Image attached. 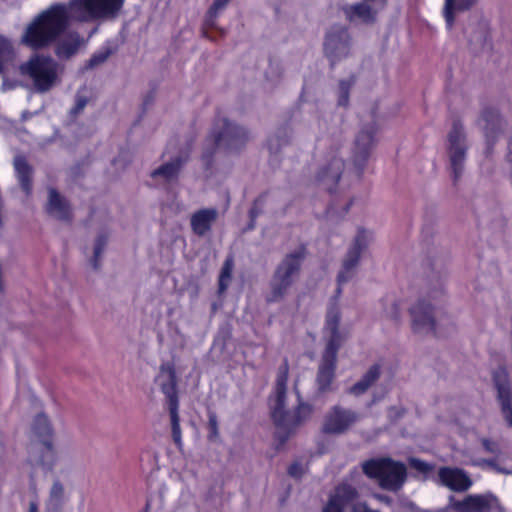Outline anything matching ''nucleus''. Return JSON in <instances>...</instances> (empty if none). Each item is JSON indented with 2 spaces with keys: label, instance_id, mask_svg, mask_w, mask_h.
Listing matches in <instances>:
<instances>
[{
  "label": "nucleus",
  "instance_id": "f257e3e1",
  "mask_svg": "<svg viewBox=\"0 0 512 512\" xmlns=\"http://www.w3.org/2000/svg\"><path fill=\"white\" fill-rule=\"evenodd\" d=\"M289 377V363L285 358L278 368L275 383V403L271 409V419L276 427L274 438L277 441L276 450H280L295 433L298 427L311 416L313 408L310 404L299 402L292 410L285 409L287 382Z\"/></svg>",
  "mask_w": 512,
  "mask_h": 512
},
{
  "label": "nucleus",
  "instance_id": "f03ea898",
  "mask_svg": "<svg viewBox=\"0 0 512 512\" xmlns=\"http://www.w3.org/2000/svg\"><path fill=\"white\" fill-rule=\"evenodd\" d=\"M70 20L67 4L53 3L26 26L20 43L35 51L48 48L67 30Z\"/></svg>",
  "mask_w": 512,
  "mask_h": 512
},
{
  "label": "nucleus",
  "instance_id": "7ed1b4c3",
  "mask_svg": "<svg viewBox=\"0 0 512 512\" xmlns=\"http://www.w3.org/2000/svg\"><path fill=\"white\" fill-rule=\"evenodd\" d=\"M248 131L230 122L226 118H216L212 131L206 139V147L202 154L206 168L212 165L214 155L223 151L224 153H234L240 151L248 142Z\"/></svg>",
  "mask_w": 512,
  "mask_h": 512
},
{
  "label": "nucleus",
  "instance_id": "20e7f679",
  "mask_svg": "<svg viewBox=\"0 0 512 512\" xmlns=\"http://www.w3.org/2000/svg\"><path fill=\"white\" fill-rule=\"evenodd\" d=\"M363 473L372 480H376L383 490L398 492L407 480V467L391 457H379L365 460L362 463Z\"/></svg>",
  "mask_w": 512,
  "mask_h": 512
},
{
  "label": "nucleus",
  "instance_id": "39448f33",
  "mask_svg": "<svg viewBox=\"0 0 512 512\" xmlns=\"http://www.w3.org/2000/svg\"><path fill=\"white\" fill-rule=\"evenodd\" d=\"M21 76L29 79L38 93H47L59 79V64L48 55L34 54L19 66Z\"/></svg>",
  "mask_w": 512,
  "mask_h": 512
},
{
  "label": "nucleus",
  "instance_id": "423d86ee",
  "mask_svg": "<svg viewBox=\"0 0 512 512\" xmlns=\"http://www.w3.org/2000/svg\"><path fill=\"white\" fill-rule=\"evenodd\" d=\"M306 253V246L302 244L297 250L287 254L277 266L270 283V293L266 296L268 303L278 302L287 294L294 277L300 272Z\"/></svg>",
  "mask_w": 512,
  "mask_h": 512
},
{
  "label": "nucleus",
  "instance_id": "0eeeda50",
  "mask_svg": "<svg viewBox=\"0 0 512 512\" xmlns=\"http://www.w3.org/2000/svg\"><path fill=\"white\" fill-rule=\"evenodd\" d=\"M155 381L159 382L161 392L165 395L171 420V432L175 445H182V434L179 418V395L177 389V374L171 361L163 362Z\"/></svg>",
  "mask_w": 512,
  "mask_h": 512
},
{
  "label": "nucleus",
  "instance_id": "6e6552de",
  "mask_svg": "<svg viewBox=\"0 0 512 512\" xmlns=\"http://www.w3.org/2000/svg\"><path fill=\"white\" fill-rule=\"evenodd\" d=\"M359 496L357 488L351 484L339 483L329 495L322 512H344L347 507H350L349 512H380L372 509L367 502L359 501Z\"/></svg>",
  "mask_w": 512,
  "mask_h": 512
},
{
  "label": "nucleus",
  "instance_id": "1a4fd4ad",
  "mask_svg": "<svg viewBox=\"0 0 512 512\" xmlns=\"http://www.w3.org/2000/svg\"><path fill=\"white\" fill-rule=\"evenodd\" d=\"M351 48L352 37L347 27L334 25L327 31L323 50L332 68L336 63L349 57Z\"/></svg>",
  "mask_w": 512,
  "mask_h": 512
},
{
  "label": "nucleus",
  "instance_id": "9d476101",
  "mask_svg": "<svg viewBox=\"0 0 512 512\" xmlns=\"http://www.w3.org/2000/svg\"><path fill=\"white\" fill-rule=\"evenodd\" d=\"M338 352L332 343L325 345L315 378L318 394H325L335 390L334 381L336 378Z\"/></svg>",
  "mask_w": 512,
  "mask_h": 512
},
{
  "label": "nucleus",
  "instance_id": "9b49d317",
  "mask_svg": "<svg viewBox=\"0 0 512 512\" xmlns=\"http://www.w3.org/2000/svg\"><path fill=\"white\" fill-rule=\"evenodd\" d=\"M124 0H70L69 11L79 12L91 19L116 16L122 9Z\"/></svg>",
  "mask_w": 512,
  "mask_h": 512
},
{
  "label": "nucleus",
  "instance_id": "f8f14e48",
  "mask_svg": "<svg viewBox=\"0 0 512 512\" xmlns=\"http://www.w3.org/2000/svg\"><path fill=\"white\" fill-rule=\"evenodd\" d=\"M368 239L366 230L359 228L357 235L355 236L352 246L349 248L347 255L343 261L342 268L338 273L337 282L338 286L336 289V297H339L342 293V285L347 283L354 275L356 266L359 263L362 251L367 247Z\"/></svg>",
  "mask_w": 512,
  "mask_h": 512
},
{
  "label": "nucleus",
  "instance_id": "ddd939ff",
  "mask_svg": "<svg viewBox=\"0 0 512 512\" xmlns=\"http://www.w3.org/2000/svg\"><path fill=\"white\" fill-rule=\"evenodd\" d=\"M465 135L463 124L460 120H454L448 133L449 157L453 180L456 183L462 175L466 157V147L463 144Z\"/></svg>",
  "mask_w": 512,
  "mask_h": 512
},
{
  "label": "nucleus",
  "instance_id": "4468645a",
  "mask_svg": "<svg viewBox=\"0 0 512 512\" xmlns=\"http://www.w3.org/2000/svg\"><path fill=\"white\" fill-rule=\"evenodd\" d=\"M32 431L34 435L39 438L44 447V451L40 457V463L52 469L56 461V453L52 443L53 428L44 413H39L35 416L32 423Z\"/></svg>",
  "mask_w": 512,
  "mask_h": 512
},
{
  "label": "nucleus",
  "instance_id": "2eb2a0df",
  "mask_svg": "<svg viewBox=\"0 0 512 512\" xmlns=\"http://www.w3.org/2000/svg\"><path fill=\"white\" fill-rule=\"evenodd\" d=\"M434 307L426 300H419L410 308L412 318V330L414 333H432L436 337H442L433 316Z\"/></svg>",
  "mask_w": 512,
  "mask_h": 512
},
{
  "label": "nucleus",
  "instance_id": "dca6fc26",
  "mask_svg": "<svg viewBox=\"0 0 512 512\" xmlns=\"http://www.w3.org/2000/svg\"><path fill=\"white\" fill-rule=\"evenodd\" d=\"M497 390V399L501 413L508 427L512 428V389L509 384L508 372L505 367H499L492 375Z\"/></svg>",
  "mask_w": 512,
  "mask_h": 512
},
{
  "label": "nucleus",
  "instance_id": "f3484780",
  "mask_svg": "<svg viewBox=\"0 0 512 512\" xmlns=\"http://www.w3.org/2000/svg\"><path fill=\"white\" fill-rule=\"evenodd\" d=\"M358 419L356 412L339 405L333 406L326 414L322 431L325 434H342Z\"/></svg>",
  "mask_w": 512,
  "mask_h": 512
},
{
  "label": "nucleus",
  "instance_id": "a211bd4d",
  "mask_svg": "<svg viewBox=\"0 0 512 512\" xmlns=\"http://www.w3.org/2000/svg\"><path fill=\"white\" fill-rule=\"evenodd\" d=\"M498 505V498L491 493L467 495L453 504L457 512H491Z\"/></svg>",
  "mask_w": 512,
  "mask_h": 512
},
{
  "label": "nucleus",
  "instance_id": "6ab92c4d",
  "mask_svg": "<svg viewBox=\"0 0 512 512\" xmlns=\"http://www.w3.org/2000/svg\"><path fill=\"white\" fill-rule=\"evenodd\" d=\"M375 129L371 127L369 130H362L355 139L353 162L357 168V176L360 178L364 166L370 156L374 145Z\"/></svg>",
  "mask_w": 512,
  "mask_h": 512
},
{
  "label": "nucleus",
  "instance_id": "aec40b11",
  "mask_svg": "<svg viewBox=\"0 0 512 512\" xmlns=\"http://www.w3.org/2000/svg\"><path fill=\"white\" fill-rule=\"evenodd\" d=\"M45 211L49 216L59 221L71 222L73 219V212L69 201L53 187L48 189Z\"/></svg>",
  "mask_w": 512,
  "mask_h": 512
},
{
  "label": "nucleus",
  "instance_id": "412c9836",
  "mask_svg": "<svg viewBox=\"0 0 512 512\" xmlns=\"http://www.w3.org/2000/svg\"><path fill=\"white\" fill-rule=\"evenodd\" d=\"M344 166V161L334 156L327 165L319 170L316 180L325 185V189L329 194H333L336 191V186L341 178Z\"/></svg>",
  "mask_w": 512,
  "mask_h": 512
},
{
  "label": "nucleus",
  "instance_id": "4be33fe9",
  "mask_svg": "<svg viewBox=\"0 0 512 512\" xmlns=\"http://www.w3.org/2000/svg\"><path fill=\"white\" fill-rule=\"evenodd\" d=\"M480 121L484 123L483 130L487 145L492 147L497 137L502 132L503 119L499 110L493 107L484 108L481 113Z\"/></svg>",
  "mask_w": 512,
  "mask_h": 512
},
{
  "label": "nucleus",
  "instance_id": "5701e85b",
  "mask_svg": "<svg viewBox=\"0 0 512 512\" xmlns=\"http://www.w3.org/2000/svg\"><path fill=\"white\" fill-rule=\"evenodd\" d=\"M443 485L456 492H463L470 488L472 481L464 470L459 468L442 467L438 472Z\"/></svg>",
  "mask_w": 512,
  "mask_h": 512
},
{
  "label": "nucleus",
  "instance_id": "b1692460",
  "mask_svg": "<svg viewBox=\"0 0 512 512\" xmlns=\"http://www.w3.org/2000/svg\"><path fill=\"white\" fill-rule=\"evenodd\" d=\"M217 218L218 211L216 208H202L195 211L190 217L192 232L199 237L207 235Z\"/></svg>",
  "mask_w": 512,
  "mask_h": 512
},
{
  "label": "nucleus",
  "instance_id": "393cba45",
  "mask_svg": "<svg viewBox=\"0 0 512 512\" xmlns=\"http://www.w3.org/2000/svg\"><path fill=\"white\" fill-rule=\"evenodd\" d=\"M343 12L348 21L362 24L374 23L377 13L369 5L362 2L344 6Z\"/></svg>",
  "mask_w": 512,
  "mask_h": 512
},
{
  "label": "nucleus",
  "instance_id": "a878e982",
  "mask_svg": "<svg viewBox=\"0 0 512 512\" xmlns=\"http://www.w3.org/2000/svg\"><path fill=\"white\" fill-rule=\"evenodd\" d=\"M14 168L19 185L26 196H30L33 190V168L24 156H16Z\"/></svg>",
  "mask_w": 512,
  "mask_h": 512
},
{
  "label": "nucleus",
  "instance_id": "bb28decb",
  "mask_svg": "<svg viewBox=\"0 0 512 512\" xmlns=\"http://www.w3.org/2000/svg\"><path fill=\"white\" fill-rule=\"evenodd\" d=\"M340 318L339 309L334 306L327 312L325 323L326 329L330 332V337L327 340L326 345L332 343L337 348V351L340 350L342 345V337L339 332Z\"/></svg>",
  "mask_w": 512,
  "mask_h": 512
},
{
  "label": "nucleus",
  "instance_id": "cd10ccee",
  "mask_svg": "<svg viewBox=\"0 0 512 512\" xmlns=\"http://www.w3.org/2000/svg\"><path fill=\"white\" fill-rule=\"evenodd\" d=\"M184 160L178 156L172 161L167 162L153 170L150 174L152 178L162 177L165 182L169 183L178 179Z\"/></svg>",
  "mask_w": 512,
  "mask_h": 512
},
{
  "label": "nucleus",
  "instance_id": "c85d7f7f",
  "mask_svg": "<svg viewBox=\"0 0 512 512\" xmlns=\"http://www.w3.org/2000/svg\"><path fill=\"white\" fill-rule=\"evenodd\" d=\"M380 375V365H372L362 378L350 387L349 393L355 396L364 394L379 379Z\"/></svg>",
  "mask_w": 512,
  "mask_h": 512
},
{
  "label": "nucleus",
  "instance_id": "c756f323",
  "mask_svg": "<svg viewBox=\"0 0 512 512\" xmlns=\"http://www.w3.org/2000/svg\"><path fill=\"white\" fill-rule=\"evenodd\" d=\"M81 46V39L77 34L60 42L55 50L56 55L61 59H69L74 56Z\"/></svg>",
  "mask_w": 512,
  "mask_h": 512
},
{
  "label": "nucleus",
  "instance_id": "7c9ffc66",
  "mask_svg": "<svg viewBox=\"0 0 512 512\" xmlns=\"http://www.w3.org/2000/svg\"><path fill=\"white\" fill-rule=\"evenodd\" d=\"M234 269V256L232 254L228 255L223 263L221 268L219 278H218V294L222 295L226 292L229 287V284L232 280V272Z\"/></svg>",
  "mask_w": 512,
  "mask_h": 512
},
{
  "label": "nucleus",
  "instance_id": "2f4dec72",
  "mask_svg": "<svg viewBox=\"0 0 512 512\" xmlns=\"http://www.w3.org/2000/svg\"><path fill=\"white\" fill-rule=\"evenodd\" d=\"M64 503V487L59 481H55L51 487L48 510L51 512H61Z\"/></svg>",
  "mask_w": 512,
  "mask_h": 512
},
{
  "label": "nucleus",
  "instance_id": "473e14b6",
  "mask_svg": "<svg viewBox=\"0 0 512 512\" xmlns=\"http://www.w3.org/2000/svg\"><path fill=\"white\" fill-rule=\"evenodd\" d=\"M475 0H460L458 5H456V0H445L444 7V16L447 22V25L451 27L454 23V13L456 10H467L473 4Z\"/></svg>",
  "mask_w": 512,
  "mask_h": 512
},
{
  "label": "nucleus",
  "instance_id": "72a5a7b5",
  "mask_svg": "<svg viewBox=\"0 0 512 512\" xmlns=\"http://www.w3.org/2000/svg\"><path fill=\"white\" fill-rule=\"evenodd\" d=\"M14 47L9 38L0 34V74L5 71L6 66L14 59Z\"/></svg>",
  "mask_w": 512,
  "mask_h": 512
},
{
  "label": "nucleus",
  "instance_id": "f704fd0d",
  "mask_svg": "<svg viewBox=\"0 0 512 512\" xmlns=\"http://www.w3.org/2000/svg\"><path fill=\"white\" fill-rule=\"evenodd\" d=\"M289 143V136L287 133V129H279V132L273 136L268 138L267 146L271 153L277 152L282 146L287 145Z\"/></svg>",
  "mask_w": 512,
  "mask_h": 512
},
{
  "label": "nucleus",
  "instance_id": "c9c22d12",
  "mask_svg": "<svg viewBox=\"0 0 512 512\" xmlns=\"http://www.w3.org/2000/svg\"><path fill=\"white\" fill-rule=\"evenodd\" d=\"M108 241V235L101 233L97 236L94 245V255L92 259V266L95 270H98L100 267V256L104 251Z\"/></svg>",
  "mask_w": 512,
  "mask_h": 512
},
{
  "label": "nucleus",
  "instance_id": "e433bc0d",
  "mask_svg": "<svg viewBox=\"0 0 512 512\" xmlns=\"http://www.w3.org/2000/svg\"><path fill=\"white\" fill-rule=\"evenodd\" d=\"M112 51L110 48H102L95 53L92 54L90 59L87 61L86 67L87 68H95L99 66L100 64L104 63L108 57L111 55Z\"/></svg>",
  "mask_w": 512,
  "mask_h": 512
},
{
  "label": "nucleus",
  "instance_id": "4c0bfd02",
  "mask_svg": "<svg viewBox=\"0 0 512 512\" xmlns=\"http://www.w3.org/2000/svg\"><path fill=\"white\" fill-rule=\"evenodd\" d=\"M266 194H261L259 197H257L250 210H249V217H250V223H249V229H253L255 227V221L257 217L262 212V206L265 201Z\"/></svg>",
  "mask_w": 512,
  "mask_h": 512
},
{
  "label": "nucleus",
  "instance_id": "58836bf2",
  "mask_svg": "<svg viewBox=\"0 0 512 512\" xmlns=\"http://www.w3.org/2000/svg\"><path fill=\"white\" fill-rule=\"evenodd\" d=\"M208 440L215 441L219 437L217 415L213 411L208 412Z\"/></svg>",
  "mask_w": 512,
  "mask_h": 512
},
{
  "label": "nucleus",
  "instance_id": "ea45409f",
  "mask_svg": "<svg viewBox=\"0 0 512 512\" xmlns=\"http://www.w3.org/2000/svg\"><path fill=\"white\" fill-rule=\"evenodd\" d=\"M340 95L338 98V104L341 106H347L349 102V90L350 83L345 80H341L339 83Z\"/></svg>",
  "mask_w": 512,
  "mask_h": 512
},
{
  "label": "nucleus",
  "instance_id": "a19ab883",
  "mask_svg": "<svg viewBox=\"0 0 512 512\" xmlns=\"http://www.w3.org/2000/svg\"><path fill=\"white\" fill-rule=\"evenodd\" d=\"M481 444L483 446V449L487 453L494 454V455H498L500 453V446L494 440L484 437L481 439Z\"/></svg>",
  "mask_w": 512,
  "mask_h": 512
},
{
  "label": "nucleus",
  "instance_id": "79ce46f5",
  "mask_svg": "<svg viewBox=\"0 0 512 512\" xmlns=\"http://www.w3.org/2000/svg\"><path fill=\"white\" fill-rule=\"evenodd\" d=\"M409 464L411 468L424 474L431 470V466L428 463L417 458H411Z\"/></svg>",
  "mask_w": 512,
  "mask_h": 512
},
{
  "label": "nucleus",
  "instance_id": "37998d69",
  "mask_svg": "<svg viewBox=\"0 0 512 512\" xmlns=\"http://www.w3.org/2000/svg\"><path fill=\"white\" fill-rule=\"evenodd\" d=\"M87 103H88V99L86 97H82V96L77 97L75 105L70 110V114L72 116H77L84 110Z\"/></svg>",
  "mask_w": 512,
  "mask_h": 512
},
{
  "label": "nucleus",
  "instance_id": "c03bdc74",
  "mask_svg": "<svg viewBox=\"0 0 512 512\" xmlns=\"http://www.w3.org/2000/svg\"><path fill=\"white\" fill-rule=\"evenodd\" d=\"M303 473V467L299 462H293L288 467V474L293 478L299 479L302 477Z\"/></svg>",
  "mask_w": 512,
  "mask_h": 512
},
{
  "label": "nucleus",
  "instance_id": "a18cd8bd",
  "mask_svg": "<svg viewBox=\"0 0 512 512\" xmlns=\"http://www.w3.org/2000/svg\"><path fill=\"white\" fill-rule=\"evenodd\" d=\"M230 0H214L211 7L210 12H217L218 10L223 9Z\"/></svg>",
  "mask_w": 512,
  "mask_h": 512
},
{
  "label": "nucleus",
  "instance_id": "49530a36",
  "mask_svg": "<svg viewBox=\"0 0 512 512\" xmlns=\"http://www.w3.org/2000/svg\"><path fill=\"white\" fill-rule=\"evenodd\" d=\"M154 100V92L153 91H150L149 94L145 97L144 101H143V108L144 110L152 104Z\"/></svg>",
  "mask_w": 512,
  "mask_h": 512
},
{
  "label": "nucleus",
  "instance_id": "de8ad7c7",
  "mask_svg": "<svg viewBox=\"0 0 512 512\" xmlns=\"http://www.w3.org/2000/svg\"><path fill=\"white\" fill-rule=\"evenodd\" d=\"M28 512H38V505L36 502H30Z\"/></svg>",
  "mask_w": 512,
  "mask_h": 512
},
{
  "label": "nucleus",
  "instance_id": "09e8293b",
  "mask_svg": "<svg viewBox=\"0 0 512 512\" xmlns=\"http://www.w3.org/2000/svg\"><path fill=\"white\" fill-rule=\"evenodd\" d=\"M351 205H352V200H351V201H349V202L345 205V207H344V211H343V214H346V213L349 211V209H350Z\"/></svg>",
  "mask_w": 512,
  "mask_h": 512
},
{
  "label": "nucleus",
  "instance_id": "8fccbe9b",
  "mask_svg": "<svg viewBox=\"0 0 512 512\" xmlns=\"http://www.w3.org/2000/svg\"><path fill=\"white\" fill-rule=\"evenodd\" d=\"M333 214V207L331 205H329L326 209V215L327 216H330Z\"/></svg>",
  "mask_w": 512,
  "mask_h": 512
},
{
  "label": "nucleus",
  "instance_id": "3c124183",
  "mask_svg": "<svg viewBox=\"0 0 512 512\" xmlns=\"http://www.w3.org/2000/svg\"><path fill=\"white\" fill-rule=\"evenodd\" d=\"M485 462L490 466H493L495 464V461L493 459L485 460Z\"/></svg>",
  "mask_w": 512,
  "mask_h": 512
}]
</instances>
